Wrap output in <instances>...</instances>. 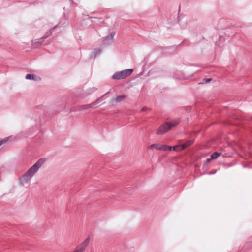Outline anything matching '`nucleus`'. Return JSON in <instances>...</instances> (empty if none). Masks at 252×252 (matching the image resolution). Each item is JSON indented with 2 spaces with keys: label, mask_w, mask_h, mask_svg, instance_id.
<instances>
[{
  "label": "nucleus",
  "mask_w": 252,
  "mask_h": 252,
  "mask_svg": "<svg viewBox=\"0 0 252 252\" xmlns=\"http://www.w3.org/2000/svg\"><path fill=\"white\" fill-rule=\"evenodd\" d=\"M46 161L44 158L39 159L33 165H32L23 176L22 181H28L34 174L38 170Z\"/></svg>",
  "instance_id": "nucleus-1"
},
{
  "label": "nucleus",
  "mask_w": 252,
  "mask_h": 252,
  "mask_svg": "<svg viewBox=\"0 0 252 252\" xmlns=\"http://www.w3.org/2000/svg\"><path fill=\"white\" fill-rule=\"evenodd\" d=\"M178 123L179 122L177 121H175L172 123H166L160 126L158 130L157 133L158 134H162L168 131L171 128L175 126L178 125Z\"/></svg>",
  "instance_id": "nucleus-2"
},
{
  "label": "nucleus",
  "mask_w": 252,
  "mask_h": 252,
  "mask_svg": "<svg viewBox=\"0 0 252 252\" xmlns=\"http://www.w3.org/2000/svg\"><path fill=\"white\" fill-rule=\"evenodd\" d=\"M132 72V69H125L115 73L113 76V78L117 80L123 79L131 75Z\"/></svg>",
  "instance_id": "nucleus-3"
},
{
  "label": "nucleus",
  "mask_w": 252,
  "mask_h": 252,
  "mask_svg": "<svg viewBox=\"0 0 252 252\" xmlns=\"http://www.w3.org/2000/svg\"><path fill=\"white\" fill-rule=\"evenodd\" d=\"M153 148H155L158 150H162L166 151L167 150L171 151L172 149V146H169L161 144H154L147 147V149H152Z\"/></svg>",
  "instance_id": "nucleus-4"
},
{
  "label": "nucleus",
  "mask_w": 252,
  "mask_h": 252,
  "mask_svg": "<svg viewBox=\"0 0 252 252\" xmlns=\"http://www.w3.org/2000/svg\"><path fill=\"white\" fill-rule=\"evenodd\" d=\"M26 79L28 80H33L35 81H40L41 78L37 75L31 74H28L26 76Z\"/></svg>",
  "instance_id": "nucleus-5"
},
{
  "label": "nucleus",
  "mask_w": 252,
  "mask_h": 252,
  "mask_svg": "<svg viewBox=\"0 0 252 252\" xmlns=\"http://www.w3.org/2000/svg\"><path fill=\"white\" fill-rule=\"evenodd\" d=\"M126 97V96L125 94H123L120 96H116V97L113 98V101L115 102H119L123 100Z\"/></svg>",
  "instance_id": "nucleus-6"
},
{
  "label": "nucleus",
  "mask_w": 252,
  "mask_h": 252,
  "mask_svg": "<svg viewBox=\"0 0 252 252\" xmlns=\"http://www.w3.org/2000/svg\"><path fill=\"white\" fill-rule=\"evenodd\" d=\"M172 147L174 150L176 151H180L185 149L183 144L176 145Z\"/></svg>",
  "instance_id": "nucleus-7"
},
{
  "label": "nucleus",
  "mask_w": 252,
  "mask_h": 252,
  "mask_svg": "<svg viewBox=\"0 0 252 252\" xmlns=\"http://www.w3.org/2000/svg\"><path fill=\"white\" fill-rule=\"evenodd\" d=\"M220 155V153L218 152H215L213 153L211 156V159H216Z\"/></svg>",
  "instance_id": "nucleus-8"
},
{
  "label": "nucleus",
  "mask_w": 252,
  "mask_h": 252,
  "mask_svg": "<svg viewBox=\"0 0 252 252\" xmlns=\"http://www.w3.org/2000/svg\"><path fill=\"white\" fill-rule=\"evenodd\" d=\"M193 143V141L190 140L188 141L187 142H186L185 144H183V145L184 146V148H186L189 147V146L191 145Z\"/></svg>",
  "instance_id": "nucleus-9"
},
{
  "label": "nucleus",
  "mask_w": 252,
  "mask_h": 252,
  "mask_svg": "<svg viewBox=\"0 0 252 252\" xmlns=\"http://www.w3.org/2000/svg\"><path fill=\"white\" fill-rule=\"evenodd\" d=\"M52 34V31L51 30H49L46 33L47 35L45 36L43 38L44 39H45L47 37H48V36H49L50 35H51Z\"/></svg>",
  "instance_id": "nucleus-10"
},
{
  "label": "nucleus",
  "mask_w": 252,
  "mask_h": 252,
  "mask_svg": "<svg viewBox=\"0 0 252 252\" xmlns=\"http://www.w3.org/2000/svg\"><path fill=\"white\" fill-rule=\"evenodd\" d=\"M203 80L205 83H208L211 81V78L204 79Z\"/></svg>",
  "instance_id": "nucleus-11"
},
{
  "label": "nucleus",
  "mask_w": 252,
  "mask_h": 252,
  "mask_svg": "<svg viewBox=\"0 0 252 252\" xmlns=\"http://www.w3.org/2000/svg\"><path fill=\"white\" fill-rule=\"evenodd\" d=\"M6 139H4L3 140H1V141H0V146L3 144V143H4L5 142H6Z\"/></svg>",
  "instance_id": "nucleus-12"
},
{
  "label": "nucleus",
  "mask_w": 252,
  "mask_h": 252,
  "mask_svg": "<svg viewBox=\"0 0 252 252\" xmlns=\"http://www.w3.org/2000/svg\"><path fill=\"white\" fill-rule=\"evenodd\" d=\"M212 159H211V158H207V159H206V161H207V162H208H208H210Z\"/></svg>",
  "instance_id": "nucleus-13"
},
{
  "label": "nucleus",
  "mask_w": 252,
  "mask_h": 252,
  "mask_svg": "<svg viewBox=\"0 0 252 252\" xmlns=\"http://www.w3.org/2000/svg\"><path fill=\"white\" fill-rule=\"evenodd\" d=\"M145 109H146V108H143L142 109V111H144Z\"/></svg>",
  "instance_id": "nucleus-14"
}]
</instances>
